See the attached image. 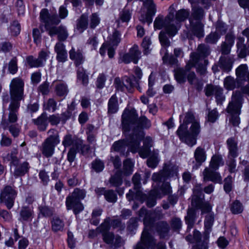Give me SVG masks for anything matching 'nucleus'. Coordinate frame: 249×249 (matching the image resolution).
<instances>
[{"label":"nucleus","mask_w":249,"mask_h":249,"mask_svg":"<svg viewBox=\"0 0 249 249\" xmlns=\"http://www.w3.org/2000/svg\"><path fill=\"white\" fill-rule=\"evenodd\" d=\"M135 109H125L122 115V124L124 132H130L127 141L121 140L114 142L112 149L124 155L126 148L129 146L133 152L139 149V141L144 136L143 129L151 126L150 121L145 116L137 118Z\"/></svg>","instance_id":"nucleus-1"},{"label":"nucleus","mask_w":249,"mask_h":249,"mask_svg":"<svg viewBox=\"0 0 249 249\" xmlns=\"http://www.w3.org/2000/svg\"><path fill=\"white\" fill-rule=\"evenodd\" d=\"M214 221L213 213H208L204 220L205 231L203 235L200 231L195 230L194 231L193 237L191 235L186 237L187 241L195 243L192 249H208L209 234L212 231V228Z\"/></svg>","instance_id":"nucleus-2"},{"label":"nucleus","mask_w":249,"mask_h":249,"mask_svg":"<svg viewBox=\"0 0 249 249\" xmlns=\"http://www.w3.org/2000/svg\"><path fill=\"white\" fill-rule=\"evenodd\" d=\"M187 128L186 124H181L177 131V134L181 141L192 147L196 143L197 137L200 132V124L198 122H193L189 131Z\"/></svg>","instance_id":"nucleus-3"},{"label":"nucleus","mask_w":249,"mask_h":249,"mask_svg":"<svg viewBox=\"0 0 249 249\" xmlns=\"http://www.w3.org/2000/svg\"><path fill=\"white\" fill-rule=\"evenodd\" d=\"M24 83L22 79L18 77L13 78L10 84L11 102L8 108H19L20 101L24 98Z\"/></svg>","instance_id":"nucleus-4"},{"label":"nucleus","mask_w":249,"mask_h":249,"mask_svg":"<svg viewBox=\"0 0 249 249\" xmlns=\"http://www.w3.org/2000/svg\"><path fill=\"white\" fill-rule=\"evenodd\" d=\"M18 108H8L7 112L5 113L2 118L1 127L4 129H8L14 137L19 135V129L17 125L14 124L18 119Z\"/></svg>","instance_id":"nucleus-5"},{"label":"nucleus","mask_w":249,"mask_h":249,"mask_svg":"<svg viewBox=\"0 0 249 249\" xmlns=\"http://www.w3.org/2000/svg\"><path fill=\"white\" fill-rule=\"evenodd\" d=\"M174 17L173 5H171L168 8V14L165 18L160 15L156 18L154 22L155 29L160 30L163 28L169 36H174L176 33L172 23Z\"/></svg>","instance_id":"nucleus-6"},{"label":"nucleus","mask_w":249,"mask_h":249,"mask_svg":"<svg viewBox=\"0 0 249 249\" xmlns=\"http://www.w3.org/2000/svg\"><path fill=\"white\" fill-rule=\"evenodd\" d=\"M241 107V97L239 91L233 92L231 101L229 104L227 112L231 115L230 122L233 126H237L240 123L239 115Z\"/></svg>","instance_id":"nucleus-7"},{"label":"nucleus","mask_w":249,"mask_h":249,"mask_svg":"<svg viewBox=\"0 0 249 249\" xmlns=\"http://www.w3.org/2000/svg\"><path fill=\"white\" fill-rule=\"evenodd\" d=\"M86 191L78 188H75L71 196L66 198V204L68 210L73 209V213L77 214L84 209L82 204L80 202L86 196Z\"/></svg>","instance_id":"nucleus-8"},{"label":"nucleus","mask_w":249,"mask_h":249,"mask_svg":"<svg viewBox=\"0 0 249 249\" xmlns=\"http://www.w3.org/2000/svg\"><path fill=\"white\" fill-rule=\"evenodd\" d=\"M139 215L140 217H143V224L145 228L143 231L145 230L149 234L150 233L147 231V227H151L156 219H161L164 217L162 210L158 208L152 212L147 211L145 208L142 207L140 210Z\"/></svg>","instance_id":"nucleus-9"},{"label":"nucleus","mask_w":249,"mask_h":249,"mask_svg":"<svg viewBox=\"0 0 249 249\" xmlns=\"http://www.w3.org/2000/svg\"><path fill=\"white\" fill-rule=\"evenodd\" d=\"M178 173L177 166L170 162L164 164L163 169L159 173L153 174L152 179L154 181L161 182L168 178L177 176Z\"/></svg>","instance_id":"nucleus-10"},{"label":"nucleus","mask_w":249,"mask_h":249,"mask_svg":"<svg viewBox=\"0 0 249 249\" xmlns=\"http://www.w3.org/2000/svg\"><path fill=\"white\" fill-rule=\"evenodd\" d=\"M17 195V192L12 187L6 186L0 193V201L4 203L8 209H10L14 206Z\"/></svg>","instance_id":"nucleus-11"},{"label":"nucleus","mask_w":249,"mask_h":249,"mask_svg":"<svg viewBox=\"0 0 249 249\" xmlns=\"http://www.w3.org/2000/svg\"><path fill=\"white\" fill-rule=\"evenodd\" d=\"M156 244V240L150 234L145 230L143 231L141 240L134 246V249H154Z\"/></svg>","instance_id":"nucleus-12"},{"label":"nucleus","mask_w":249,"mask_h":249,"mask_svg":"<svg viewBox=\"0 0 249 249\" xmlns=\"http://www.w3.org/2000/svg\"><path fill=\"white\" fill-rule=\"evenodd\" d=\"M174 17L173 18L172 22L173 29L175 31L176 34L180 27V23L185 21L190 15V11L188 9H182L176 11L173 5Z\"/></svg>","instance_id":"nucleus-13"},{"label":"nucleus","mask_w":249,"mask_h":249,"mask_svg":"<svg viewBox=\"0 0 249 249\" xmlns=\"http://www.w3.org/2000/svg\"><path fill=\"white\" fill-rule=\"evenodd\" d=\"M223 90L219 86L212 84H207L204 88V92L206 96L209 97L215 95L218 104H221L225 100V96L223 93Z\"/></svg>","instance_id":"nucleus-14"},{"label":"nucleus","mask_w":249,"mask_h":249,"mask_svg":"<svg viewBox=\"0 0 249 249\" xmlns=\"http://www.w3.org/2000/svg\"><path fill=\"white\" fill-rule=\"evenodd\" d=\"M196 60L193 59H192V61L189 60L185 68H178L175 70L174 76L178 83L181 84L186 82L189 71L196 66Z\"/></svg>","instance_id":"nucleus-15"},{"label":"nucleus","mask_w":249,"mask_h":249,"mask_svg":"<svg viewBox=\"0 0 249 249\" xmlns=\"http://www.w3.org/2000/svg\"><path fill=\"white\" fill-rule=\"evenodd\" d=\"M235 74L239 85L249 87V71L247 64H241L238 67Z\"/></svg>","instance_id":"nucleus-16"},{"label":"nucleus","mask_w":249,"mask_h":249,"mask_svg":"<svg viewBox=\"0 0 249 249\" xmlns=\"http://www.w3.org/2000/svg\"><path fill=\"white\" fill-rule=\"evenodd\" d=\"M224 86L225 88L229 90H233L235 88H240L243 93L248 94L249 93V87H248V85L245 86L239 85L237 79H234L231 76H227L224 79Z\"/></svg>","instance_id":"nucleus-17"},{"label":"nucleus","mask_w":249,"mask_h":249,"mask_svg":"<svg viewBox=\"0 0 249 249\" xmlns=\"http://www.w3.org/2000/svg\"><path fill=\"white\" fill-rule=\"evenodd\" d=\"M40 18L45 23V28L46 31H47V25L51 27L53 25H57L60 22V20L56 15H50L48 10L46 9H43L41 11Z\"/></svg>","instance_id":"nucleus-18"},{"label":"nucleus","mask_w":249,"mask_h":249,"mask_svg":"<svg viewBox=\"0 0 249 249\" xmlns=\"http://www.w3.org/2000/svg\"><path fill=\"white\" fill-rule=\"evenodd\" d=\"M210 54V50L209 47L205 44H200L198 45L197 52L192 53L190 54V60L192 59L196 60L195 65L199 62V61Z\"/></svg>","instance_id":"nucleus-19"},{"label":"nucleus","mask_w":249,"mask_h":249,"mask_svg":"<svg viewBox=\"0 0 249 249\" xmlns=\"http://www.w3.org/2000/svg\"><path fill=\"white\" fill-rule=\"evenodd\" d=\"M155 229L161 238H165L168 236L170 230V227L167 222L165 221H160L154 223L151 227H147V230H153Z\"/></svg>","instance_id":"nucleus-20"},{"label":"nucleus","mask_w":249,"mask_h":249,"mask_svg":"<svg viewBox=\"0 0 249 249\" xmlns=\"http://www.w3.org/2000/svg\"><path fill=\"white\" fill-rule=\"evenodd\" d=\"M55 25H53L51 27L47 25V32L48 34L52 37L57 35L60 41L65 40L68 36L66 28L63 26L56 27Z\"/></svg>","instance_id":"nucleus-21"},{"label":"nucleus","mask_w":249,"mask_h":249,"mask_svg":"<svg viewBox=\"0 0 249 249\" xmlns=\"http://www.w3.org/2000/svg\"><path fill=\"white\" fill-rule=\"evenodd\" d=\"M30 168L28 162L25 161L21 162L18 161V163H15L11 166V171L14 176L17 178L25 175L29 171Z\"/></svg>","instance_id":"nucleus-22"},{"label":"nucleus","mask_w":249,"mask_h":249,"mask_svg":"<svg viewBox=\"0 0 249 249\" xmlns=\"http://www.w3.org/2000/svg\"><path fill=\"white\" fill-rule=\"evenodd\" d=\"M204 181H211L215 183L222 184V178L220 173L213 169L206 167L203 172Z\"/></svg>","instance_id":"nucleus-23"},{"label":"nucleus","mask_w":249,"mask_h":249,"mask_svg":"<svg viewBox=\"0 0 249 249\" xmlns=\"http://www.w3.org/2000/svg\"><path fill=\"white\" fill-rule=\"evenodd\" d=\"M62 144L65 147L71 146L77 149H82L84 146L81 139L69 134L64 136Z\"/></svg>","instance_id":"nucleus-24"},{"label":"nucleus","mask_w":249,"mask_h":249,"mask_svg":"<svg viewBox=\"0 0 249 249\" xmlns=\"http://www.w3.org/2000/svg\"><path fill=\"white\" fill-rule=\"evenodd\" d=\"M143 137L139 141V149L136 151V152H138L141 157L145 158L148 156L149 153L151 152L150 148L153 146V141L150 137H146L143 140V145L142 147L140 148V141Z\"/></svg>","instance_id":"nucleus-25"},{"label":"nucleus","mask_w":249,"mask_h":249,"mask_svg":"<svg viewBox=\"0 0 249 249\" xmlns=\"http://www.w3.org/2000/svg\"><path fill=\"white\" fill-rule=\"evenodd\" d=\"M32 122L36 126L39 131H45L49 124L48 117L47 113H42L37 118L33 119Z\"/></svg>","instance_id":"nucleus-26"},{"label":"nucleus","mask_w":249,"mask_h":249,"mask_svg":"<svg viewBox=\"0 0 249 249\" xmlns=\"http://www.w3.org/2000/svg\"><path fill=\"white\" fill-rule=\"evenodd\" d=\"M34 216L33 208L31 206H23L19 212L18 220L21 222L31 221Z\"/></svg>","instance_id":"nucleus-27"},{"label":"nucleus","mask_w":249,"mask_h":249,"mask_svg":"<svg viewBox=\"0 0 249 249\" xmlns=\"http://www.w3.org/2000/svg\"><path fill=\"white\" fill-rule=\"evenodd\" d=\"M233 62V57L230 56H221L219 58L218 65L224 71L229 72L231 70Z\"/></svg>","instance_id":"nucleus-28"},{"label":"nucleus","mask_w":249,"mask_h":249,"mask_svg":"<svg viewBox=\"0 0 249 249\" xmlns=\"http://www.w3.org/2000/svg\"><path fill=\"white\" fill-rule=\"evenodd\" d=\"M229 150L228 158H235L238 156V149L237 142L233 138H230L227 141Z\"/></svg>","instance_id":"nucleus-29"},{"label":"nucleus","mask_w":249,"mask_h":249,"mask_svg":"<svg viewBox=\"0 0 249 249\" xmlns=\"http://www.w3.org/2000/svg\"><path fill=\"white\" fill-rule=\"evenodd\" d=\"M70 58L74 61V64L76 67H79L85 61V58L82 52L79 50H76L74 48L69 52Z\"/></svg>","instance_id":"nucleus-30"},{"label":"nucleus","mask_w":249,"mask_h":249,"mask_svg":"<svg viewBox=\"0 0 249 249\" xmlns=\"http://www.w3.org/2000/svg\"><path fill=\"white\" fill-rule=\"evenodd\" d=\"M57 145L45 140L42 144L41 149L42 154L47 158L52 157L54 153L55 147Z\"/></svg>","instance_id":"nucleus-31"},{"label":"nucleus","mask_w":249,"mask_h":249,"mask_svg":"<svg viewBox=\"0 0 249 249\" xmlns=\"http://www.w3.org/2000/svg\"><path fill=\"white\" fill-rule=\"evenodd\" d=\"M194 158L199 166L204 162L207 158V155L205 149L199 146L196 148L194 152Z\"/></svg>","instance_id":"nucleus-32"},{"label":"nucleus","mask_w":249,"mask_h":249,"mask_svg":"<svg viewBox=\"0 0 249 249\" xmlns=\"http://www.w3.org/2000/svg\"><path fill=\"white\" fill-rule=\"evenodd\" d=\"M149 157L147 160V165L151 168H156L160 161L159 158V152L158 150H153L149 153Z\"/></svg>","instance_id":"nucleus-33"},{"label":"nucleus","mask_w":249,"mask_h":249,"mask_svg":"<svg viewBox=\"0 0 249 249\" xmlns=\"http://www.w3.org/2000/svg\"><path fill=\"white\" fill-rule=\"evenodd\" d=\"M161 197V195L159 193L158 190L153 189L150 192L149 196L148 197L146 196L144 200L147 199V205L148 207L151 208L156 205V198H160Z\"/></svg>","instance_id":"nucleus-34"},{"label":"nucleus","mask_w":249,"mask_h":249,"mask_svg":"<svg viewBox=\"0 0 249 249\" xmlns=\"http://www.w3.org/2000/svg\"><path fill=\"white\" fill-rule=\"evenodd\" d=\"M224 164V161L221 155H214L212 157L209 167L217 170L220 166L223 165Z\"/></svg>","instance_id":"nucleus-35"},{"label":"nucleus","mask_w":249,"mask_h":249,"mask_svg":"<svg viewBox=\"0 0 249 249\" xmlns=\"http://www.w3.org/2000/svg\"><path fill=\"white\" fill-rule=\"evenodd\" d=\"M126 196L128 201L134 199L139 200L141 202H143L146 197V195L143 194L140 190H137L134 193L132 191L129 190V192L126 195Z\"/></svg>","instance_id":"nucleus-36"},{"label":"nucleus","mask_w":249,"mask_h":249,"mask_svg":"<svg viewBox=\"0 0 249 249\" xmlns=\"http://www.w3.org/2000/svg\"><path fill=\"white\" fill-rule=\"evenodd\" d=\"M119 109L118 99L116 96L113 95L109 99L108 102V113L114 114L116 113Z\"/></svg>","instance_id":"nucleus-37"},{"label":"nucleus","mask_w":249,"mask_h":249,"mask_svg":"<svg viewBox=\"0 0 249 249\" xmlns=\"http://www.w3.org/2000/svg\"><path fill=\"white\" fill-rule=\"evenodd\" d=\"M191 24L192 27V32L198 38L204 36L203 25L200 21H196V24H194L193 21L190 19Z\"/></svg>","instance_id":"nucleus-38"},{"label":"nucleus","mask_w":249,"mask_h":249,"mask_svg":"<svg viewBox=\"0 0 249 249\" xmlns=\"http://www.w3.org/2000/svg\"><path fill=\"white\" fill-rule=\"evenodd\" d=\"M47 134L48 137L45 141L56 144L59 143L60 140L58 132L55 129L51 128L49 129L47 132Z\"/></svg>","instance_id":"nucleus-39"},{"label":"nucleus","mask_w":249,"mask_h":249,"mask_svg":"<svg viewBox=\"0 0 249 249\" xmlns=\"http://www.w3.org/2000/svg\"><path fill=\"white\" fill-rule=\"evenodd\" d=\"M185 219L186 224L188 225V229H192L194 226L196 219V214L194 209H188L187 214L185 216Z\"/></svg>","instance_id":"nucleus-40"},{"label":"nucleus","mask_w":249,"mask_h":249,"mask_svg":"<svg viewBox=\"0 0 249 249\" xmlns=\"http://www.w3.org/2000/svg\"><path fill=\"white\" fill-rule=\"evenodd\" d=\"M143 2V6L146 8L149 13H151L152 15L155 16L156 12V5L153 0H140Z\"/></svg>","instance_id":"nucleus-41"},{"label":"nucleus","mask_w":249,"mask_h":249,"mask_svg":"<svg viewBox=\"0 0 249 249\" xmlns=\"http://www.w3.org/2000/svg\"><path fill=\"white\" fill-rule=\"evenodd\" d=\"M204 16V12L203 9L199 6L192 8V17L196 21H200Z\"/></svg>","instance_id":"nucleus-42"},{"label":"nucleus","mask_w":249,"mask_h":249,"mask_svg":"<svg viewBox=\"0 0 249 249\" xmlns=\"http://www.w3.org/2000/svg\"><path fill=\"white\" fill-rule=\"evenodd\" d=\"M55 92L58 96H65L68 93V89L67 85L63 83H59L56 84L55 88Z\"/></svg>","instance_id":"nucleus-43"},{"label":"nucleus","mask_w":249,"mask_h":249,"mask_svg":"<svg viewBox=\"0 0 249 249\" xmlns=\"http://www.w3.org/2000/svg\"><path fill=\"white\" fill-rule=\"evenodd\" d=\"M124 85L125 88L128 91H131V89L136 87L138 85V81L136 79L135 77L130 78L128 77H124L123 79Z\"/></svg>","instance_id":"nucleus-44"},{"label":"nucleus","mask_w":249,"mask_h":249,"mask_svg":"<svg viewBox=\"0 0 249 249\" xmlns=\"http://www.w3.org/2000/svg\"><path fill=\"white\" fill-rule=\"evenodd\" d=\"M134 60V63L137 64L138 60L141 57V52L139 50V47L137 45H134L131 48L128 53Z\"/></svg>","instance_id":"nucleus-45"},{"label":"nucleus","mask_w":249,"mask_h":249,"mask_svg":"<svg viewBox=\"0 0 249 249\" xmlns=\"http://www.w3.org/2000/svg\"><path fill=\"white\" fill-rule=\"evenodd\" d=\"M243 206L238 200L234 201L231 205L230 210L233 214H238L241 213L243 211Z\"/></svg>","instance_id":"nucleus-46"},{"label":"nucleus","mask_w":249,"mask_h":249,"mask_svg":"<svg viewBox=\"0 0 249 249\" xmlns=\"http://www.w3.org/2000/svg\"><path fill=\"white\" fill-rule=\"evenodd\" d=\"M64 226V222L58 217H54L52 221V227L53 231H57L62 230Z\"/></svg>","instance_id":"nucleus-47"},{"label":"nucleus","mask_w":249,"mask_h":249,"mask_svg":"<svg viewBox=\"0 0 249 249\" xmlns=\"http://www.w3.org/2000/svg\"><path fill=\"white\" fill-rule=\"evenodd\" d=\"M77 74L78 79L81 81L83 85H87L89 82L88 76L82 67H78Z\"/></svg>","instance_id":"nucleus-48"},{"label":"nucleus","mask_w":249,"mask_h":249,"mask_svg":"<svg viewBox=\"0 0 249 249\" xmlns=\"http://www.w3.org/2000/svg\"><path fill=\"white\" fill-rule=\"evenodd\" d=\"M87 26L88 16L86 15H82L77 22V29L79 30L80 32H83L86 29Z\"/></svg>","instance_id":"nucleus-49"},{"label":"nucleus","mask_w":249,"mask_h":249,"mask_svg":"<svg viewBox=\"0 0 249 249\" xmlns=\"http://www.w3.org/2000/svg\"><path fill=\"white\" fill-rule=\"evenodd\" d=\"M110 183L114 186H119L122 183V178L121 177V173L118 171L116 174L112 176L110 178Z\"/></svg>","instance_id":"nucleus-50"},{"label":"nucleus","mask_w":249,"mask_h":249,"mask_svg":"<svg viewBox=\"0 0 249 249\" xmlns=\"http://www.w3.org/2000/svg\"><path fill=\"white\" fill-rule=\"evenodd\" d=\"M57 103L53 98L49 99L44 104V109L49 111L52 110L53 112H54L56 109Z\"/></svg>","instance_id":"nucleus-51"},{"label":"nucleus","mask_w":249,"mask_h":249,"mask_svg":"<svg viewBox=\"0 0 249 249\" xmlns=\"http://www.w3.org/2000/svg\"><path fill=\"white\" fill-rule=\"evenodd\" d=\"M110 218H107L104 220V222L97 228V230L102 233L109 231L110 228Z\"/></svg>","instance_id":"nucleus-52"},{"label":"nucleus","mask_w":249,"mask_h":249,"mask_svg":"<svg viewBox=\"0 0 249 249\" xmlns=\"http://www.w3.org/2000/svg\"><path fill=\"white\" fill-rule=\"evenodd\" d=\"M131 16L132 13L129 10L124 9L120 13L119 18L122 22H127L131 18Z\"/></svg>","instance_id":"nucleus-53"},{"label":"nucleus","mask_w":249,"mask_h":249,"mask_svg":"<svg viewBox=\"0 0 249 249\" xmlns=\"http://www.w3.org/2000/svg\"><path fill=\"white\" fill-rule=\"evenodd\" d=\"M151 13H149L148 11L146 12L144 11H141V16L139 17L140 20L142 23L147 22L148 24H150L152 22V17Z\"/></svg>","instance_id":"nucleus-54"},{"label":"nucleus","mask_w":249,"mask_h":249,"mask_svg":"<svg viewBox=\"0 0 249 249\" xmlns=\"http://www.w3.org/2000/svg\"><path fill=\"white\" fill-rule=\"evenodd\" d=\"M133 163L130 159H127L124 162L123 170L126 175L131 174L133 171Z\"/></svg>","instance_id":"nucleus-55"},{"label":"nucleus","mask_w":249,"mask_h":249,"mask_svg":"<svg viewBox=\"0 0 249 249\" xmlns=\"http://www.w3.org/2000/svg\"><path fill=\"white\" fill-rule=\"evenodd\" d=\"M216 31L214 33L220 35L224 34L227 30V27L226 25L221 21H218L215 25Z\"/></svg>","instance_id":"nucleus-56"},{"label":"nucleus","mask_w":249,"mask_h":249,"mask_svg":"<svg viewBox=\"0 0 249 249\" xmlns=\"http://www.w3.org/2000/svg\"><path fill=\"white\" fill-rule=\"evenodd\" d=\"M26 61L28 65L31 67H42L41 63L39 62L38 58L33 57L32 55L29 56L26 58Z\"/></svg>","instance_id":"nucleus-57"},{"label":"nucleus","mask_w":249,"mask_h":249,"mask_svg":"<svg viewBox=\"0 0 249 249\" xmlns=\"http://www.w3.org/2000/svg\"><path fill=\"white\" fill-rule=\"evenodd\" d=\"M17 150L15 149L12 151L10 153H9L6 156V159L7 160L10 161V167L11 165H13L15 163H18V162L19 161L17 157Z\"/></svg>","instance_id":"nucleus-58"},{"label":"nucleus","mask_w":249,"mask_h":249,"mask_svg":"<svg viewBox=\"0 0 249 249\" xmlns=\"http://www.w3.org/2000/svg\"><path fill=\"white\" fill-rule=\"evenodd\" d=\"M151 44V41L150 38L148 37H145L142 43V46L143 49V53L144 54H148L150 51V46Z\"/></svg>","instance_id":"nucleus-59"},{"label":"nucleus","mask_w":249,"mask_h":249,"mask_svg":"<svg viewBox=\"0 0 249 249\" xmlns=\"http://www.w3.org/2000/svg\"><path fill=\"white\" fill-rule=\"evenodd\" d=\"M18 67L16 58H13L8 64V71L10 73L15 74L18 71Z\"/></svg>","instance_id":"nucleus-60"},{"label":"nucleus","mask_w":249,"mask_h":249,"mask_svg":"<svg viewBox=\"0 0 249 249\" xmlns=\"http://www.w3.org/2000/svg\"><path fill=\"white\" fill-rule=\"evenodd\" d=\"M170 224L174 230H179L181 228L182 222L179 218L174 217L171 219Z\"/></svg>","instance_id":"nucleus-61"},{"label":"nucleus","mask_w":249,"mask_h":249,"mask_svg":"<svg viewBox=\"0 0 249 249\" xmlns=\"http://www.w3.org/2000/svg\"><path fill=\"white\" fill-rule=\"evenodd\" d=\"M106 199L109 202H115L117 200V195L113 190H107L105 194Z\"/></svg>","instance_id":"nucleus-62"},{"label":"nucleus","mask_w":249,"mask_h":249,"mask_svg":"<svg viewBox=\"0 0 249 249\" xmlns=\"http://www.w3.org/2000/svg\"><path fill=\"white\" fill-rule=\"evenodd\" d=\"M11 34L13 36H17L20 32V25L18 21H14L10 27Z\"/></svg>","instance_id":"nucleus-63"},{"label":"nucleus","mask_w":249,"mask_h":249,"mask_svg":"<svg viewBox=\"0 0 249 249\" xmlns=\"http://www.w3.org/2000/svg\"><path fill=\"white\" fill-rule=\"evenodd\" d=\"M220 35H217L214 32L211 33L206 36L205 41L208 43L214 44L218 41Z\"/></svg>","instance_id":"nucleus-64"}]
</instances>
